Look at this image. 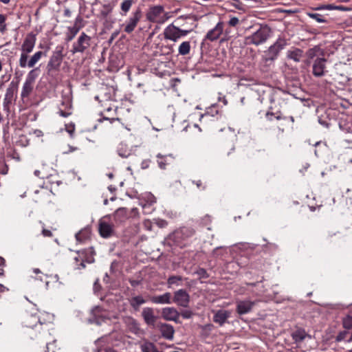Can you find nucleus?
Returning <instances> with one entry per match:
<instances>
[{
	"label": "nucleus",
	"instance_id": "obj_11",
	"mask_svg": "<svg viewBox=\"0 0 352 352\" xmlns=\"http://www.w3.org/2000/svg\"><path fill=\"white\" fill-rule=\"evenodd\" d=\"M236 311L239 315H244L250 313L256 301H252L250 300H237L236 302Z\"/></svg>",
	"mask_w": 352,
	"mask_h": 352
},
{
	"label": "nucleus",
	"instance_id": "obj_15",
	"mask_svg": "<svg viewBox=\"0 0 352 352\" xmlns=\"http://www.w3.org/2000/svg\"><path fill=\"white\" fill-rule=\"evenodd\" d=\"M223 30V23L219 22L214 28L209 30L205 36V40L214 41L221 35Z\"/></svg>",
	"mask_w": 352,
	"mask_h": 352
},
{
	"label": "nucleus",
	"instance_id": "obj_27",
	"mask_svg": "<svg viewBox=\"0 0 352 352\" xmlns=\"http://www.w3.org/2000/svg\"><path fill=\"white\" fill-rule=\"evenodd\" d=\"M140 348L142 352H162L153 342L147 340L140 344Z\"/></svg>",
	"mask_w": 352,
	"mask_h": 352
},
{
	"label": "nucleus",
	"instance_id": "obj_12",
	"mask_svg": "<svg viewBox=\"0 0 352 352\" xmlns=\"http://www.w3.org/2000/svg\"><path fill=\"white\" fill-rule=\"evenodd\" d=\"M173 302L179 306L187 307L190 302V296L186 290L179 289L174 294Z\"/></svg>",
	"mask_w": 352,
	"mask_h": 352
},
{
	"label": "nucleus",
	"instance_id": "obj_51",
	"mask_svg": "<svg viewBox=\"0 0 352 352\" xmlns=\"http://www.w3.org/2000/svg\"><path fill=\"white\" fill-rule=\"evenodd\" d=\"M333 10H342V11H349L351 10V8L344 7L343 6H334L333 5Z\"/></svg>",
	"mask_w": 352,
	"mask_h": 352
},
{
	"label": "nucleus",
	"instance_id": "obj_50",
	"mask_svg": "<svg viewBox=\"0 0 352 352\" xmlns=\"http://www.w3.org/2000/svg\"><path fill=\"white\" fill-rule=\"evenodd\" d=\"M192 184H195L197 188L201 190H205L206 186L202 182L201 180L199 179L197 181H192Z\"/></svg>",
	"mask_w": 352,
	"mask_h": 352
},
{
	"label": "nucleus",
	"instance_id": "obj_28",
	"mask_svg": "<svg viewBox=\"0 0 352 352\" xmlns=\"http://www.w3.org/2000/svg\"><path fill=\"white\" fill-rule=\"evenodd\" d=\"M303 54V52L302 50L299 48H294L289 50L287 52V57L289 59H292L295 62H300V58H302Z\"/></svg>",
	"mask_w": 352,
	"mask_h": 352
},
{
	"label": "nucleus",
	"instance_id": "obj_2",
	"mask_svg": "<svg viewBox=\"0 0 352 352\" xmlns=\"http://www.w3.org/2000/svg\"><path fill=\"white\" fill-rule=\"evenodd\" d=\"M271 29L267 25H260L258 29L252 34L245 36V41L248 45L256 46L263 44L270 36Z\"/></svg>",
	"mask_w": 352,
	"mask_h": 352
},
{
	"label": "nucleus",
	"instance_id": "obj_8",
	"mask_svg": "<svg viewBox=\"0 0 352 352\" xmlns=\"http://www.w3.org/2000/svg\"><path fill=\"white\" fill-rule=\"evenodd\" d=\"M45 56L41 51L34 53L28 60V54H21L19 60V65L21 68L30 67L32 68L41 60L43 56Z\"/></svg>",
	"mask_w": 352,
	"mask_h": 352
},
{
	"label": "nucleus",
	"instance_id": "obj_52",
	"mask_svg": "<svg viewBox=\"0 0 352 352\" xmlns=\"http://www.w3.org/2000/svg\"><path fill=\"white\" fill-rule=\"evenodd\" d=\"M42 234L45 237H52L53 236L52 232L50 230L45 228L42 230Z\"/></svg>",
	"mask_w": 352,
	"mask_h": 352
},
{
	"label": "nucleus",
	"instance_id": "obj_6",
	"mask_svg": "<svg viewBox=\"0 0 352 352\" xmlns=\"http://www.w3.org/2000/svg\"><path fill=\"white\" fill-rule=\"evenodd\" d=\"M64 47L63 45H58L47 63V69L49 72L52 71H58L63 61Z\"/></svg>",
	"mask_w": 352,
	"mask_h": 352
},
{
	"label": "nucleus",
	"instance_id": "obj_3",
	"mask_svg": "<svg viewBox=\"0 0 352 352\" xmlns=\"http://www.w3.org/2000/svg\"><path fill=\"white\" fill-rule=\"evenodd\" d=\"M195 234V230L191 227H182L174 231L169 236V239L176 245L183 248L186 246L188 239Z\"/></svg>",
	"mask_w": 352,
	"mask_h": 352
},
{
	"label": "nucleus",
	"instance_id": "obj_61",
	"mask_svg": "<svg viewBox=\"0 0 352 352\" xmlns=\"http://www.w3.org/2000/svg\"><path fill=\"white\" fill-rule=\"evenodd\" d=\"M104 352H118L112 348H107Z\"/></svg>",
	"mask_w": 352,
	"mask_h": 352
},
{
	"label": "nucleus",
	"instance_id": "obj_49",
	"mask_svg": "<svg viewBox=\"0 0 352 352\" xmlns=\"http://www.w3.org/2000/svg\"><path fill=\"white\" fill-rule=\"evenodd\" d=\"M239 23V20L236 16H232L230 18V19L228 21L229 25L232 27H235Z\"/></svg>",
	"mask_w": 352,
	"mask_h": 352
},
{
	"label": "nucleus",
	"instance_id": "obj_5",
	"mask_svg": "<svg viewBox=\"0 0 352 352\" xmlns=\"http://www.w3.org/2000/svg\"><path fill=\"white\" fill-rule=\"evenodd\" d=\"M169 18V13L166 12L162 6H155L150 8L146 14V19L149 21L160 24L165 23Z\"/></svg>",
	"mask_w": 352,
	"mask_h": 352
},
{
	"label": "nucleus",
	"instance_id": "obj_34",
	"mask_svg": "<svg viewBox=\"0 0 352 352\" xmlns=\"http://www.w3.org/2000/svg\"><path fill=\"white\" fill-rule=\"evenodd\" d=\"M133 4V0H124L121 3L122 15H126Z\"/></svg>",
	"mask_w": 352,
	"mask_h": 352
},
{
	"label": "nucleus",
	"instance_id": "obj_24",
	"mask_svg": "<svg viewBox=\"0 0 352 352\" xmlns=\"http://www.w3.org/2000/svg\"><path fill=\"white\" fill-rule=\"evenodd\" d=\"M151 301L155 304H170L171 294L166 292L162 295L152 296Z\"/></svg>",
	"mask_w": 352,
	"mask_h": 352
},
{
	"label": "nucleus",
	"instance_id": "obj_14",
	"mask_svg": "<svg viewBox=\"0 0 352 352\" xmlns=\"http://www.w3.org/2000/svg\"><path fill=\"white\" fill-rule=\"evenodd\" d=\"M327 60L324 58H317L313 63V74L316 77H321L324 75Z\"/></svg>",
	"mask_w": 352,
	"mask_h": 352
},
{
	"label": "nucleus",
	"instance_id": "obj_16",
	"mask_svg": "<svg viewBox=\"0 0 352 352\" xmlns=\"http://www.w3.org/2000/svg\"><path fill=\"white\" fill-rule=\"evenodd\" d=\"M157 327L164 338L168 340L173 339L175 329L173 325L167 323H159Z\"/></svg>",
	"mask_w": 352,
	"mask_h": 352
},
{
	"label": "nucleus",
	"instance_id": "obj_1",
	"mask_svg": "<svg viewBox=\"0 0 352 352\" xmlns=\"http://www.w3.org/2000/svg\"><path fill=\"white\" fill-rule=\"evenodd\" d=\"M53 320V315L48 312L38 311L36 314H28L23 323L25 327L35 332L48 331Z\"/></svg>",
	"mask_w": 352,
	"mask_h": 352
},
{
	"label": "nucleus",
	"instance_id": "obj_60",
	"mask_svg": "<svg viewBox=\"0 0 352 352\" xmlns=\"http://www.w3.org/2000/svg\"><path fill=\"white\" fill-rule=\"evenodd\" d=\"M6 30V24L5 23L2 25H0V32H3Z\"/></svg>",
	"mask_w": 352,
	"mask_h": 352
},
{
	"label": "nucleus",
	"instance_id": "obj_53",
	"mask_svg": "<svg viewBox=\"0 0 352 352\" xmlns=\"http://www.w3.org/2000/svg\"><path fill=\"white\" fill-rule=\"evenodd\" d=\"M319 50V47H316L314 48L310 49L308 51V54H309L310 56H312L314 54H316Z\"/></svg>",
	"mask_w": 352,
	"mask_h": 352
},
{
	"label": "nucleus",
	"instance_id": "obj_19",
	"mask_svg": "<svg viewBox=\"0 0 352 352\" xmlns=\"http://www.w3.org/2000/svg\"><path fill=\"white\" fill-rule=\"evenodd\" d=\"M99 233L103 238L109 237L113 233V226L106 221L105 218L100 219L99 222Z\"/></svg>",
	"mask_w": 352,
	"mask_h": 352
},
{
	"label": "nucleus",
	"instance_id": "obj_32",
	"mask_svg": "<svg viewBox=\"0 0 352 352\" xmlns=\"http://www.w3.org/2000/svg\"><path fill=\"white\" fill-rule=\"evenodd\" d=\"M157 157L158 158L157 163L158 166L162 169H165L166 167V165L168 164L167 158H173L172 155H169L167 156H162L161 154H158L157 155Z\"/></svg>",
	"mask_w": 352,
	"mask_h": 352
},
{
	"label": "nucleus",
	"instance_id": "obj_23",
	"mask_svg": "<svg viewBox=\"0 0 352 352\" xmlns=\"http://www.w3.org/2000/svg\"><path fill=\"white\" fill-rule=\"evenodd\" d=\"M124 322L131 333L137 335L140 332L141 329L140 327V324L133 318H132V317L126 318L124 319Z\"/></svg>",
	"mask_w": 352,
	"mask_h": 352
},
{
	"label": "nucleus",
	"instance_id": "obj_44",
	"mask_svg": "<svg viewBox=\"0 0 352 352\" xmlns=\"http://www.w3.org/2000/svg\"><path fill=\"white\" fill-rule=\"evenodd\" d=\"M65 130L68 133H69L70 136L72 138L74 135V133L75 131V124L73 122H70L69 124H65Z\"/></svg>",
	"mask_w": 352,
	"mask_h": 352
},
{
	"label": "nucleus",
	"instance_id": "obj_9",
	"mask_svg": "<svg viewBox=\"0 0 352 352\" xmlns=\"http://www.w3.org/2000/svg\"><path fill=\"white\" fill-rule=\"evenodd\" d=\"M91 37L82 32L76 42L74 43L71 52L74 54L76 53H83L90 46Z\"/></svg>",
	"mask_w": 352,
	"mask_h": 352
},
{
	"label": "nucleus",
	"instance_id": "obj_10",
	"mask_svg": "<svg viewBox=\"0 0 352 352\" xmlns=\"http://www.w3.org/2000/svg\"><path fill=\"white\" fill-rule=\"evenodd\" d=\"M287 41L285 38H278L276 41L269 47L267 50L269 59H276L280 52L283 50L287 45Z\"/></svg>",
	"mask_w": 352,
	"mask_h": 352
},
{
	"label": "nucleus",
	"instance_id": "obj_26",
	"mask_svg": "<svg viewBox=\"0 0 352 352\" xmlns=\"http://www.w3.org/2000/svg\"><path fill=\"white\" fill-rule=\"evenodd\" d=\"M307 337H309V336L305 330L302 328L296 329L292 333V338L296 343L302 342Z\"/></svg>",
	"mask_w": 352,
	"mask_h": 352
},
{
	"label": "nucleus",
	"instance_id": "obj_64",
	"mask_svg": "<svg viewBox=\"0 0 352 352\" xmlns=\"http://www.w3.org/2000/svg\"><path fill=\"white\" fill-rule=\"evenodd\" d=\"M346 342H352V332L351 333L349 338L346 340Z\"/></svg>",
	"mask_w": 352,
	"mask_h": 352
},
{
	"label": "nucleus",
	"instance_id": "obj_38",
	"mask_svg": "<svg viewBox=\"0 0 352 352\" xmlns=\"http://www.w3.org/2000/svg\"><path fill=\"white\" fill-rule=\"evenodd\" d=\"M182 280V278L180 276H172L168 278L167 284L169 287H170L173 285H178L179 282L181 281Z\"/></svg>",
	"mask_w": 352,
	"mask_h": 352
},
{
	"label": "nucleus",
	"instance_id": "obj_13",
	"mask_svg": "<svg viewBox=\"0 0 352 352\" xmlns=\"http://www.w3.org/2000/svg\"><path fill=\"white\" fill-rule=\"evenodd\" d=\"M212 312L214 314L213 322L220 327L223 326L227 322L231 315L230 311L225 309L212 310Z\"/></svg>",
	"mask_w": 352,
	"mask_h": 352
},
{
	"label": "nucleus",
	"instance_id": "obj_21",
	"mask_svg": "<svg viewBox=\"0 0 352 352\" xmlns=\"http://www.w3.org/2000/svg\"><path fill=\"white\" fill-rule=\"evenodd\" d=\"M142 316L146 324L150 326H154L157 320V316H155L153 308H144L142 312Z\"/></svg>",
	"mask_w": 352,
	"mask_h": 352
},
{
	"label": "nucleus",
	"instance_id": "obj_36",
	"mask_svg": "<svg viewBox=\"0 0 352 352\" xmlns=\"http://www.w3.org/2000/svg\"><path fill=\"white\" fill-rule=\"evenodd\" d=\"M307 15L312 19L316 20L318 23H327V20L323 17V16L318 13L314 12H307Z\"/></svg>",
	"mask_w": 352,
	"mask_h": 352
},
{
	"label": "nucleus",
	"instance_id": "obj_48",
	"mask_svg": "<svg viewBox=\"0 0 352 352\" xmlns=\"http://www.w3.org/2000/svg\"><path fill=\"white\" fill-rule=\"evenodd\" d=\"M179 315H181L182 316V318H184L185 319H189L193 316V313L190 310L186 309V310L182 311L179 314Z\"/></svg>",
	"mask_w": 352,
	"mask_h": 352
},
{
	"label": "nucleus",
	"instance_id": "obj_62",
	"mask_svg": "<svg viewBox=\"0 0 352 352\" xmlns=\"http://www.w3.org/2000/svg\"><path fill=\"white\" fill-rule=\"evenodd\" d=\"M33 272L35 273V274H41V272L39 269L38 268H34L33 269Z\"/></svg>",
	"mask_w": 352,
	"mask_h": 352
},
{
	"label": "nucleus",
	"instance_id": "obj_59",
	"mask_svg": "<svg viewBox=\"0 0 352 352\" xmlns=\"http://www.w3.org/2000/svg\"><path fill=\"white\" fill-rule=\"evenodd\" d=\"M153 210V206L151 208L147 207L145 210H144V212L146 214H149Z\"/></svg>",
	"mask_w": 352,
	"mask_h": 352
},
{
	"label": "nucleus",
	"instance_id": "obj_22",
	"mask_svg": "<svg viewBox=\"0 0 352 352\" xmlns=\"http://www.w3.org/2000/svg\"><path fill=\"white\" fill-rule=\"evenodd\" d=\"M129 217V212L126 208H119L113 213V219L117 224L126 221Z\"/></svg>",
	"mask_w": 352,
	"mask_h": 352
},
{
	"label": "nucleus",
	"instance_id": "obj_54",
	"mask_svg": "<svg viewBox=\"0 0 352 352\" xmlns=\"http://www.w3.org/2000/svg\"><path fill=\"white\" fill-rule=\"evenodd\" d=\"M130 217H135L138 215V210L136 208H133L131 210L129 213Z\"/></svg>",
	"mask_w": 352,
	"mask_h": 352
},
{
	"label": "nucleus",
	"instance_id": "obj_63",
	"mask_svg": "<svg viewBox=\"0 0 352 352\" xmlns=\"http://www.w3.org/2000/svg\"><path fill=\"white\" fill-rule=\"evenodd\" d=\"M6 287L0 284V292H3L6 290Z\"/></svg>",
	"mask_w": 352,
	"mask_h": 352
},
{
	"label": "nucleus",
	"instance_id": "obj_20",
	"mask_svg": "<svg viewBox=\"0 0 352 352\" xmlns=\"http://www.w3.org/2000/svg\"><path fill=\"white\" fill-rule=\"evenodd\" d=\"M162 316L166 320L177 322L179 313L174 307H165L162 309Z\"/></svg>",
	"mask_w": 352,
	"mask_h": 352
},
{
	"label": "nucleus",
	"instance_id": "obj_45",
	"mask_svg": "<svg viewBox=\"0 0 352 352\" xmlns=\"http://www.w3.org/2000/svg\"><path fill=\"white\" fill-rule=\"evenodd\" d=\"M71 107H72V105L69 104V107L65 111L60 109L58 113L62 117L67 118L72 113Z\"/></svg>",
	"mask_w": 352,
	"mask_h": 352
},
{
	"label": "nucleus",
	"instance_id": "obj_40",
	"mask_svg": "<svg viewBox=\"0 0 352 352\" xmlns=\"http://www.w3.org/2000/svg\"><path fill=\"white\" fill-rule=\"evenodd\" d=\"M262 248L264 252L274 251L278 248V245L275 243L267 242L263 245Z\"/></svg>",
	"mask_w": 352,
	"mask_h": 352
},
{
	"label": "nucleus",
	"instance_id": "obj_56",
	"mask_svg": "<svg viewBox=\"0 0 352 352\" xmlns=\"http://www.w3.org/2000/svg\"><path fill=\"white\" fill-rule=\"evenodd\" d=\"M276 116H275L276 119L278 120H282V119H285V117H283L282 116V113L280 112H277L276 113Z\"/></svg>",
	"mask_w": 352,
	"mask_h": 352
},
{
	"label": "nucleus",
	"instance_id": "obj_42",
	"mask_svg": "<svg viewBox=\"0 0 352 352\" xmlns=\"http://www.w3.org/2000/svg\"><path fill=\"white\" fill-rule=\"evenodd\" d=\"M348 334H349L348 331L344 330V331H340L336 337V342H340L343 341L346 338V337L347 336Z\"/></svg>",
	"mask_w": 352,
	"mask_h": 352
},
{
	"label": "nucleus",
	"instance_id": "obj_46",
	"mask_svg": "<svg viewBox=\"0 0 352 352\" xmlns=\"http://www.w3.org/2000/svg\"><path fill=\"white\" fill-rule=\"evenodd\" d=\"M92 313L95 316H98V317H103V314H102V308L99 307V306H97L96 307H94L93 309H92Z\"/></svg>",
	"mask_w": 352,
	"mask_h": 352
},
{
	"label": "nucleus",
	"instance_id": "obj_41",
	"mask_svg": "<svg viewBox=\"0 0 352 352\" xmlns=\"http://www.w3.org/2000/svg\"><path fill=\"white\" fill-rule=\"evenodd\" d=\"M191 18H192V17L189 15L188 16H180L177 17L173 23L177 26H182V25H184V20L188 19H191Z\"/></svg>",
	"mask_w": 352,
	"mask_h": 352
},
{
	"label": "nucleus",
	"instance_id": "obj_37",
	"mask_svg": "<svg viewBox=\"0 0 352 352\" xmlns=\"http://www.w3.org/2000/svg\"><path fill=\"white\" fill-rule=\"evenodd\" d=\"M155 202H156L155 197L151 194L148 195L146 203L142 204L143 210H145L147 207L151 208V206H153V204H155Z\"/></svg>",
	"mask_w": 352,
	"mask_h": 352
},
{
	"label": "nucleus",
	"instance_id": "obj_55",
	"mask_svg": "<svg viewBox=\"0 0 352 352\" xmlns=\"http://www.w3.org/2000/svg\"><path fill=\"white\" fill-rule=\"evenodd\" d=\"M129 283L132 287H136L140 284V281L137 280H129Z\"/></svg>",
	"mask_w": 352,
	"mask_h": 352
},
{
	"label": "nucleus",
	"instance_id": "obj_39",
	"mask_svg": "<svg viewBox=\"0 0 352 352\" xmlns=\"http://www.w3.org/2000/svg\"><path fill=\"white\" fill-rule=\"evenodd\" d=\"M124 145H123L122 144H120L118 148V153L120 157L126 158L129 156L130 151H129L127 148H124Z\"/></svg>",
	"mask_w": 352,
	"mask_h": 352
},
{
	"label": "nucleus",
	"instance_id": "obj_7",
	"mask_svg": "<svg viewBox=\"0 0 352 352\" xmlns=\"http://www.w3.org/2000/svg\"><path fill=\"white\" fill-rule=\"evenodd\" d=\"M38 68H34L30 70L25 78V80L23 85L22 90L21 93V97L23 99L29 97L34 89V85L36 78L38 77L37 71Z\"/></svg>",
	"mask_w": 352,
	"mask_h": 352
},
{
	"label": "nucleus",
	"instance_id": "obj_30",
	"mask_svg": "<svg viewBox=\"0 0 352 352\" xmlns=\"http://www.w3.org/2000/svg\"><path fill=\"white\" fill-rule=\"evenodd\" d=\"M191 49L190 42V41H183L178 47V53L179 55L186 56L188 55Z\"/></svg>",
	"mask_w": 352,
	"mask_h": 352
},
{
	"label": "nucleus",
	"instance_id": "obj_33",
	"mask_svg": "<svg viewBox=\"0 0 352 352\" xmlns=\"http://www.w3.org/2000/svg\"><path fill=\"white\" fill-rule=\"evenodd\" d=\"M79 30H80V28L78 27H77L76 25L68 28L69 32L67 35V38H66L67 41H71L72 40H73L74 38L76 36V35L79 32Z\"/></svg>",
	"mask_w": 352,
	"mask_h": 352
},
{
	"label": "nucleus",
	"instance_id": "obj_35",
	"mask_svg": "<svg viewBox=\"0 0 352 352\" xmlns=\"http://www.w3.org/2000/svg\"><path fill=\"white\" fill-rule=\"evenodd\" d=\"M89 230H82L76 234V240L82 242L89 237Z\"/></svg>",
	"mask_w": 352,
	"mask_h": 352
},
{
	"label": "nucleus",
	"instance_id": "obj_17",
	"mask_svg": "<svg viewBox=\"0 0 352 352\" xmlns=\"http://www.w3.org/2000/svg\"><path fill=\"white\" fill-rule=\"evenodd\" d=\"M36 38L34 35H28L21 45V54H28L31 53L35 46Z\"/></svg>",
	"mask_w": 352,
	"mask_h": 352
},
{
	"label": "nucleus",
	"instance_id": "obj_25",
	"mask_svg": "<svg viewBox=\"0 0 352 352\" xmlns=\"http://www.w3.org/2000/svg\"><path fill=\"white\" fill-rule=\"evenodd\" d=\"M129 302L131 307L135 311H138L140 310V307L141 305L146 302L145 299L143 296L138 295L135 296H133L129 299Z\"/></svg>",
	"mask_w": 352,
	"mask_h": 352
},
{
	"label": "nucleus",
	"instance_id": "obj_47",
	"mask_svg": "<svg viewBox=\"0 0 352 352\" xmlns=\"http://www.w3.org/2000/svg\"><path fill=\"white\" fill-rule=\"evenodd\" d=\"M314 10H333V4L321 5L317 8H314Z\"/></svg>",
	"mask_w": 352,
	"mask_h": 352
},
{
	"label": "nucleus",
	"instance_id": "obj_18",
	"mask_svg": "<svg viewBox=\"0 0 352 352\" xmlns=\"http://www.w3.org/2000/svg\"><path fill=\"white\" fill-rule=\"evenodd\" d=\"M141 17V11L140 10H137L135 12L133 13L131 17L129 19L126 21V24L124 27V31L126 33L132 32L135 28L136 27L138 21H140Z\"/></svg>",
	"mask_w": 352,
	"mask_h": 352
},
{
	"label": "nucleus",
	"instance_id": "obj_29",
	"mask_svg": "<svg viewBox=\"0 0 352 352\" xmlns=\"http://www.w3.org/2000/svg\"><path fill=\"white\" fill-rule=\"evenodd\" d=\"M15 94V89L10 87L6 89L5 98L3 100V107H8L9 104L12 102Z\"/></svg>",
	"mask_w": 352,
	"mask_h": 352
},
{
	"label": "nucleus",
	"instance_id": "obj_4",
	"mask_svg": "<svg viewBox=\"0 0 352 352\" xmlns=\"http://www.w3.org/2000/svg\"><path fill=\"white\" fill-rule=\"evenodd\" d=\"M192 30V29H181L175 25L174 23H172L164 30V36L166 40L177 42L182 37L187 36Z\"/></svg>",
	"mask_w": 352,
	"mask_h": 352
},
{
	"label": "nucleus",
	"instance_id": "obj_57",
	"mask_svg": "<svg viewBox=\"0 0 352 352\" xmlns=\"http://www.w3.org/2000/svg\"><path fill=\"white\" fill-rule=\"evenodd\" d=\"M274 116V113L267 112L266 113V118L268 120L272 121V116Z\"/></svg>",
	"mask_w": 352,
	"mask_h": 352
},
{
	"label": "nucleus",
	"instance_id": "obj_31",
	"mask_svg": "<svg viewBox=\"0 0 352 352\" xmlns=\"http://www.w3.org/2000/svg\"><path fill=\"white\" fill-rule=\"evenodd\" d=\"M342 327L346 330L352 329V314L349 313L342 319Z\"/></svg>",
	"mask_w": 352,
	"mask_h": 352
},
{
	"label": "nucleus",
	"instance_id": "obj_43",
	"mask_svg": "<svg viewBox=\"0 0 352 352\" xmlns=\"http://www.w3.org/2000/svg\"><path fill=\"white\" fill-rule=\"evenodd\" d=\"M199 278H206L209 276L208 274L207 273L206 270L204 268H199L195 272Z\"/></svg>",
	"mask_w": 352,
	"mask_h": 352
},
{
	"label": "nucleus",
	"instance_id": "obj_58",
	"mask_svg": "<svg viewBox=\"0 0 352 352\" xmlns=\"http://www.w3.org/2000/svg\"><path fill=\"white\" fill-rule=\"evenodd\" d=\"M6 20V16H4L3 14H0V25H2L5 23Z\"/></svg>",
	"mask_w": 352,
	"mask_h": 352
}]
</instances>
